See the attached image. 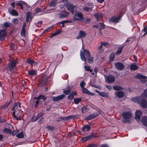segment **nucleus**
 Segmentation results:
<instances>
[{"instance_id":"1","label":"nucleus","mask_w":147,"mask_h":147,"mask_svg":"<svg viewBox=\"0 0 147 147\" xmlns=\"http://www.w3.org/2000/svg\"><path fill=\"white\" fill-rule=\"evenodd\" d=\"M132 100L135 102L140 103L144 108H147V101L141 97H137L132 98Z\"/></svg>"},{"instance_id":"2","label":"nucleus","mask_w":147,"mask_h":147,"mask_svg":"<svg viewBox=\"0 0 147 147\" xmlns=\"http://www.w3.org/2000/svg\"><path fill=\"white\" fill-rule=\"evenodd\" d=\"M90 53L89 51L85 49H83V52L81 51L80 53V56L81 59L82 61H86V58L84 55L87 57L88 56H90Z\"/></svg>"},{"instance_id":"3","label":"nucleus","mask_w":147,"mask_h":147,"mask_svg":"<svg viewBox=\"0 0 147 147\" xmlns=\"http://www.w3.org/2000/svg\"><path fill=\"white\" fill-rule=\"evenodd\" d=\"M48 79V77L46 75H44L39 80L38 82V85L40 87H42L44 86L46 83L47 80Z\"/></svg>"},{"instance_id":"4","label":"nucleus","mask_w":147,"mask_h":147,"mask_svg":"<svg viewBox=\"0 0 147 147\" xmlns=\"http://www.w3.org/2000/svg\"><path fill=\"white\" fill-rule=\"evenodd\" d=\"M122 116L123 117L122 121L124 123L128 122V119H130L131 116V113L127 111L123 113Z\"/></svg>"},{"instance_id":"5","label":"nucleus","mask_w":147,"mask_h":147,"mask_svg":"<svg viewBox=\"0 0 147 147\" xmlns=\"http://www.w3.org/2000/svg\"><path fill=\"white\" fill-rule=\"evenodd\" d=\"M69 13L65 10L60 11L58 14V17L60 19L67 18L69 16Z\"/></svg>"},{"instance_id":"6","label":"nucleus","mask_w":147,"mask_h":147,"mask_svg":"<svg viewBox=\"0 0 147 147\" xmlns=\"http://www.w3.org/2000/svg\"><path fill=\"white\" fill-rule=\"evenodd\" d=\"M22 112L21 111H15L13 113V117L14 119L20 120V116Z\"/></svg>"},{"instance_id":"7","label":"nucleus","mask_w":147,"mask_h":147,"mask_svg":"<svg viewBox=\"0 0 147 147\" xmlns=\"http://www.w3.org/2000/svg\"><path fill=\"white\" fill-rule=\"evenodd\" d=\"M17 62V61L15 60H13L9 62L8 67L10 71H11L14 69H16Z\"/></svg>"},{"instance_id":"8","label":"nucleus","mask_w":147,"mask_h":147,"mask_svg":"<svg viewBox=\"0 0 147 147\" xmlns=\"http://www.w3.org/2000/svg\"><path fill=\"white\" fill-rule=\"evenodd\" d=\"M136 77L141 80V82L143 83H144L147 82V77L140 74H138L136 75Z\"/></svg>"},{"instance_id":"9","label":"nucleus","mask_w":147,"mask_h":147,"mask_svg":"<svg viewBox=\"0 0 147 147\" xmlns=\"http://www.w3.org/2000/svg\"><path fill=\"white\" fill-rule=\"evenodd\" d=\"M94 6L92 3H90L88 4L87 6L84 7L83 9L87 12L90 11H92Z\"/></svg>"},{"instance_id":"10","label":"nucleus","mask_w":147,"mask_h":147,"mask_svg":"<svg viewBox=\"0 0 147 147\" xmlns=\"http://www.w3.org/2000/svg\"><path fill=\"white\" fill-rule=\"evenodd\" d=\"M66 7L67 10L71 11L72 14H73L74 6L71 3H68L66 5Z\"/></svg>"},{"instance_id":"11","label":"nucleus","mask_w":147,"mask_h":147,"mask_svg":"<svg viewBox=\"0 0 147 147\" xmlns=\"http://www.w3.org/2000/svg\"><path fill=\"white\" fill-rule=\"evenodd\" d=\"M83 18V15L80 12H78L74 17V20H79Z\"/></svg>"},{"instance_id":"12","label":"nucleus","mask_w":147,"mask_h":147,"mask_svg":"<svg viewBox=\"0 0 147 147\" xmlns=\"http://www.w3.org/2000/svg\"><path fill=\"white\" fill-rule=\"evenodd\" d=\"M21 104L19 102H16L14 103L13 108L11 109V110H20Z\"/></svg>"},{"instance_id":"13","label":"nucleus","mask_w":147,"mask_h":147,"mask_svg":"<svg viewBox=\"0 0 147 147\" xmlns=\"http://www.w3.org/2000/svg\"><path fill=\"white\" fill-rule=\"evenodd\" d=\"M115 66L118 69L120 70H123L124 67V65L123 64L120 62L116 63Z\"/></svg>"},{"instance_id":"14","label":"nucleus","mask_w":147,"mask_h":147,"mask_svg":"<svg viewBox=\"0 0 147 147\" xmlns=\"http://www.w3.org/2000/svg\"><path fill=\"white\" fill-rule=\"evenodd\" d=\"M79 35L76 37V38L78 39L85 37L87 33L84 31L80 30L79 32Z\"/></svg>"},{"instance_id":"15","label":"nucleus","mask_w":147,"mask_h":147,"mask_svg":"<svg viewBox=\"0 0 147 147\" xmlns=\"http://www.w3.org/2000/svg\"><path fill=\"white\" fill-rule=\"evenodd\" d=\"M106 80L109 83H112L114 82L115 78L113 76L110 75L107 77Z\"/></svg>"},{"instance_id":"16","label":"nucleus","mask_w":147,"mask_h":147,"mask_svg":"<svg viewBox=\"0 0 147 147\" xmlns=\"http://www.w3.org/2000/svg\"><path fill=\"white\" fill-rule=\"evenodd\" d=\"M135 119L136 120L139 121L140 118L142 115V112L141 111H136L135 113Z\"/></svg>"},{"instance_id":"17","label":"nucleus","mask_w":147,"mask_h":147,"mask_svg":"<svg viewBox=\"0 0 147 147\" xmlns=\"http://www.w3.org/2000/svg\"><path fill=\"white\" fill-rule=\"evenodd\" d=\"M121 17V16L118 17H115V16H113L111 18L110 21L113 22L117 23L119 22V21Z\"/></svg>"},{"instance_id":"18","label":"nucleus","mask_w":147,"mask_h":147,"mask_svg":"<svg viewBox=\"0 0 147 147\" xmlns=\"http://www.w3.org/2000/svg\"><path fill=\"white\" fill-rule=\"evenodd\" d=\"M65 96V95L64 94H62L56 97H53V100L54 101H56L61 100Z\"/></svg>"},{"instance_id":"19","label":"nucleus","mask_w":147,"mask_h":147,"mask_svg":"<svg viewBox=\"0 0 147 147\" xmlns=\"http://www.w3.org/2000/svg\"><path fill=\"white\" fill-rule=\"evenodd\" d=\"M6 36V30L5 29L0 30V39H4Z\"/></svg>"},{"instance_id":"20","label":"nucleus","mask_w":147,"mask_h":147,"mask_svg":"<svg viewBox=\"0 0 147 147\" xmlns=\"http://www.w3.org/2000/svg\"><path fill=\"white\" fill-rule=\"evenodd\" d=\"M99 114V113H93L86 117L85 118V119L87 120H90L96 117V116H98Z\"/></svg>"},{"instance_id":"21","label":"nucleus","mask_w":147,"mask_h":147,"mask_svg":"<svg viewBox=\"0 0 147 147\" xmlns=\"http://www.w3.org/2000/svg\"><path fill=\"white\" fill-rule=\"evenodd\" d=\"M95 91L98 93L102 97H104L106 98H109L108 93L107 92H99L97 90H96Z\"/></svg>"},{"instance_id":"22","label":"nucleus","mask_w":147,"mask_h":147,"mask_svg":"<svg viewBox=\"0 0 147 147\" xmlns=\"http://www.w3.org/2000/svg\"><path fill=\"white\" fill-rule=\"evenodd\" d=\"M82 90L83 93H86L91 96H94L95 95V94L91 92L85 88H83Z\"/></svg>"},{"instance_id":"23","label":"nucleus","mask_w":147,"mask_h":147,"mask_svg":"<svg viewBox=\"0 0 147 147\" xmlns=\"http://www.w3.org/2000/svg\"><path fill=\"white\" fill-rule=\"evenodd\" d=\"M115 94L116 96L119 98H122L123 97L124 95V93L122 91H118V92H115Z\"/></svg>"},{"instance_id":"24","label":"nucleus","mask_w":147,"mask_h":147,"mask_svg":"<svg viewBox=\"0 0 147 147\" xmlns=\"http://www.w3.org/2000/svg\"><path fill=\"white\" fill-rule=\"evenodd\" d=\"M71 87L69 86L66 88V89L65 90H64L63 91L64 94L65 95H68L69 94L71 91Z\"/></svg>"},{"instance_id":"25","label":"nucleus","mask_w":147,"mask_h":147,"mask_svg":"<svg viewBox=\"0 0 147 147\" xmlns=\"http://www.w3.org/2000/svg\"><path fill=\"white\" fill-rule=\"evenodd\" d=\"M32 13L30 12H28L27 13L26 16V21L27 22H28L29 21H30L32 19Z\"/></svg>"},{"instance_id":"26","label":"nucleus","mask_w":147,"mask_h":147,"mask_svg":"<svg viewBox=\"0 0 147 147\" xmlns=\"http://www.w3.org/2000/svg\"><path fill=\"white\" fill-rule=\"evenodd\" d=\"M8 11L9 13L12 16H16L18 15V13L15 10L9 9Z\"/></svg>"},{"instance_id":"27","label":"nucleus","mask_w":147,"mask_h":147,"mask_svg":"<svg viewBox=\"0 0 147 147\" xmlns=\"http://www.w3.org/2000/svg\"><path fill=\"white\" fill-rule=\"evenodd\" d=\"M142 119V122L143 124L147 127V117H143Z\"/></svg>"},{"instance_id":"28","label":"nucleus","mask_w":147,"mask_h":147,"mask_svg":"<svg viewBox=\"0 0 147 147\" xmlns=\"http://www.w3.org/2000/svg\"><path fill=\"white\" fill-rule=\"evenodd\" d=\"M47 98L46 97L45 95H40L38 97H34V99H40L45 101L46 100Z\"/></svg>"},{"instance_id":"29","label":"nucleus","mask_w":147,"mask_h":147,"mask_svg":"<svg viewBox=\"0 0 147 147\" xmlns=\"http://www.w3.org/2000/svg\"><path fill=\"white\" fill-rule=\"evenodd\" d=\"M28 73L29 75L34 76L36 75L37 71L36 70L32 69L29 71Z\"/></svg>"},{"instance_id":"30","label":"nucleus","mask_w":147,"mask_h":147,"mask_svg":"<svg viewBox=\"0 0 147 147\" xmlns=\"http://www.w3.org/2000/svg\"><path fill=\"white\" fill-rule=\"evenodd\" d=\"M57 4L56 0H52L49 4V6L50 7H55Z\"/></svg>"},{"instance_id":"31","label":"nucleus","mask_w":147,"mask_h":147,"mask_svg":"<svg viewBox=\"0 0 147 147\" xmlns=\"http://www.w3.org/2000/svg\"><path fill=\"white\" fill-rule=\"evenodd\" d=\"M138 66L135 64H132L130 65V69L131 70H135L138 68Z\"/></svg>"},{"instance_id":"32","label":"nucleus","mask_w":147,"mask_h":147,"mask_svg":"<svg viewBox=\"0 0 147 147\" xmlns=\"http://www.w3.org/2000/svg\"><path fill=\"white\" fill-rule=\"evenodd\" d=\"M84 68L86 71H89L90 72H91L93 71L92 69H91L90 66L85 65Z\"/></svg>"},{"instance_id":"33","label":"nucleus","mask_w":147,"mask_h":147,"mask_svg":"<svg viewBox=\"0 0 147 147\" xmlns=\"http://www.w3.org/2000/svg\"><path fill=\"white\" fill-rule=\"evenodd\" d=\"M123 48L124 46H122L121 47L119 48L117 50L115 54L117 55L120 54L121 53L122 49Z\"/></svg>"},{"instance_id":"34","label":"nucleus","mask_w":147,"mask_h":147,"mask_svg":"<svg viewBox=\"0 0 147 147\" xmlns=\"http://www.w3.org/2000/svg\"><path fill=\"white\" fill-rule=\"evenodd\" d=\"M90 129V126L88 125H86L84 126L82 129V131H88Z\"/></svg>"},{"instance_id":"35","label":"nucleus","mask_w":147,"mask_h":147,"mask_svg":"<svg viewBox=\"0 0 147 147\" xmlns=\"http://www.w3.org/2000/svg\"><path fill=\"white\" fill-rule=\"evenodd\" d=\"M12 24L8 22H5L3 23V26L5 28H9L11 26Z\"/></svg>"},{"instance_id":"36","label":"nucleus","mask_w":147,"mask_h":147,"mask_svg":"<svg viewBox=\"0 0 147 147\" xmlns=\"http://www.w3.org/2000/svg\"><path fill=\"white\" fill-rule=\"evenodd\" d=\"M88 59V62L89 63H93V57L91 56L90 55V56H88L87 57Z\"/></svg>"},{"instance_id":"37","label":"nucleus","mask_w":147,"mask_h":147,"mask_svg":"<svg viewBox=\"0 0 147 147\" xmlns=\"http://www.w3.org/2000/svg\"><path fill=\"white\" fill-rule=\"evenodd\" d=\"M142 98H147V88L144 90L143 92L141 94Z\"/></svg>"},{"instance_id":"38","label":"nucleus","mask_w":147,"mask_h":147,"mask_svg":"<svg viewBox=\"0 0 147 147\" xmlns=\"http://www.w3.org/2000/svg\"><path fill=\"white\" fill-rule=\"evenodd\" d=\"M113 89L115 90H122L123 89V87L118 86H115L113 87Z\"/></svg>"},{"instance_id":"39","label":"nucleus","mask_w":147,"mask_h":147,"mask_svg":"<svg viewBox=\"0 0 147 147\" xmlns=\"http://www.w3.org/2000/svg\"><path fill=\"white\" fill-rule=\"evenodd\" d=\"M94 16L97 18V20L98 21L100 20V19L101 18L102 14L97 13L94 14Z\"/></svg>"},{"instance_id":"40","label":"nucleus","mask_w":147,"mask_h":147,"mask_svg":"<svg viewBox=\"0 0 147 147\" xmlns=\"http://www.w3.org/2000/svg\"><path fill=\"white\" fill-rule=\"evenodd\" d=\"M90 137L88 136H86L84 138H82L81 140L82 142H86V141L88 140H89L90 138Z\"/></svg>"},{"instance_id":"41","label":"nucleus","mask_w":147,"mask_h":147,"mask_svg":"<svg viewBox=\"0 0 147 147\" xmlns=\"http://www.w3.org/2000/svg\"><path fill=\"white\" fill-rule=\"evenodd\" d=\"M81 99L80 98H74V103L76 104H78L79 103V102L80 101Z\"/></svg>"},{"instance_id":"42","label":"nucleus","mask_w":147,"mask_h":147,"mask_svg":"<svg viewBox=\"0 0 147 147\" xmlns=\"http://www.w3.org/2000/svg\"><path fill=\"white\" fill-rule=\"evenodd\" d=\"M61 33V31H58L57 32H56L52 34L50 36V38H52L54 36H56L57 35H58V34Z\"/></svg>"},{"instance_id":"43","label":"nucleus","mask_w":147,"mask_h":147,"mask_svg":"<svg viewBox=\"0 0 147 147\" xmlns=\"http://www.w3.org/2000/svg\"><path fill=\"white\" fill-rule=\"evenodd\" d=\"M24 136V135L23 132L18 134L16 135V137L18 138H22Z\"/></svg>"},{"instance_id":"44","label":"nucleus","mask_w":147,"mask_h":147,"mask_svg":"<svg viewBox=\"0 0 147 147\" xmlns=\"http://www.w3.org/2000/svg\"><path fill=\"white\" fill-rule=\"evenodd\" d=\"M99 28L100 30L104 29L105 28V25L102 23L99 24Z\"/></svg>"},{"instance_id":"45","label":"nucleus","mask_w":147,"mask_h":147,"mask_svg":"<svg viewBox=\"0 0 147 147\" xmlns=\"http://www.w3.org/2000/svg\"><path fill=\"white\" fill-rule=\"evenodd\" d=\"M27 62L28 63L32 65H33L34 63H35V62L31 59H27Z\"/></svg>"},{"instance_id":"46","label":"nucleus","mask_w":147,"mask_h":147,"mask_svg":"<svg viewBox=\"0 0 147 147\" xmlns=\"http://www.w3.org/2000/svg\"><path fill=\"white\" fill-rule=\"evenodd\" d=\"M115 58V54L114 53H111V55L110 56V61H112Z\"/></svg>"},{"instance_id":"47","label":"nucleus","mask_w":147,"mask_h":147,"mask_svg":"<svg viewBox=\"0 0 147 147\" xmlns=\"http://www.w3.org/2000/svg\"><path fill=\"white\" fill-rule=\"evenodd\" d=\"M100 44L103 46H107L109 45V42H100Z\"/></svg>"},{"instance_id":"48","label":"nucleus","mask_w":147,"mask_h":147,"mask_svg":"<svg viewBox=\"0 0 147 147\" xmlns=\"http://www.w3.org/2000/svg\"><path fill=\"white\" fill-rule=\"evenodd\" d=\"M11 102V101L7 102L5 105L2 107L3 109H5V108H6L8 107V106L9 105Z\"/></svg>"},{"instance_id":"49","label":"nucleus","mask_w":147,"mask_h":147,"mask_svg":"<svg viewBox=\"0 0 147 147\" xmlns=\"http://www.w3.org/2000/svg\"><path fill=\"white\" fill-rule=\"evenodd\" d=\"M86 85V83L83 81H82L80 83V86L82 89L84 88V86H85Z\"/></svg>"},{"instance_id":"50","label":"nucleus","mask_w":147,"mask_h":147,"mask_svg":"<svg viewBox=\"0 0 147 147\" xmlns=\"http://www.w3.org/2000/svg\"><path fill=\"white\" fill-rule=\"evenodd\" d=\"M36 100L35 101L34 104H35V107H36L39 104V99H36Z\"/></svg>"},{"instance_id":"51","label":"nucleus","mask_w":147,"mask_h":147,"mask_svg":"<svg viewBox=\"0 0 147 147\" xmlns=\"http://www.w3.org/2000/svg\"><path fill=\"white\" fill-rule=\"evenodd\" d=\"M90 107V106H88L86 107H83L82 108V110L84 111V110H85L90 109H89Z\"/></svg>"},{"instance_id":"52","label":"nucleus","mask_w":147,"mask_h":147,"mask_svg":"<svg viewBox=\"0 0 147 147\" xmlns=\"http://www.w3.org/2000/svg\"><path fill=\"white\" fill-rule=\"evenodd\" d=\"M18 19H14L12 20V22L15 24H18Z\"/></svg>"},{"instance_id":"53","label":"nucleus","mask_w":147,"mask_h":147,"mask_svg":"<svg viewBox=\"0 0 147 147\" xmlns=\"http://www.w3.org/2000/svg\"><path fill=\"white\" fill-rule=\"evenodd\" d=\"M4 131L5 132H7L9 133H10L11 132V131L7 128H5L4 129Z\"/></svg>"},{"instance_id":"54","label":"nucleus","mask_w":147,"mask_h":147,"mask_svg":"<svg viewBox=\"0 0 147 147\" xmlns=\"http://www.w3.org/2000/svg\"><path fill=\"white\" fill-rule=\"evenodd\" d=\"M16 5H18L19 6H20L22 10L23 9V7L22 5V4L20 3H16Z\"/></svg>"},{"instance_id":"55","label":"nucleus","mask_w":147,"mask_h":147,"mask_svg":"<svg viewBox=\"0 0 147 147\" xmlns=\"http://www.w3.org/2000/svg\"><path fill=\"white\" fill-rule=\"evenodd\" d=\"M74 98V96L71 93L68 96V98L69 99H71Z\"/></svg>"},{"instance_id":"56","label":"nucleus","mask_w":147,"mask_h":147,"mask_svg":"<svg viewBox=\"0 0 147 147\" xmlns=\"http://www.w3.org/2000/svg\"><path fill=\"white\" fill-rule=\"evenodd\" d=\"M25 32L26 31H21V35L22 36H25Z\"/></svg>"},{"instance_id":"57","label":"nucleus","mask_w":147,"mask_h":147,"mask_svg":"<svg viewBox=\"0 0 147 147\" xmlns=\"http://www.w3.org/2000/svg\"><path fill=\"white\" fill-rule=\"evenodd\" d=\"M105 86L109 90H111L112 89V86L109 85H106Z\"/></svg>"},{"instance_id":"58","label":"nucleus","mask_w":147,"mask_h":147,"mask_svg":"<svg viewBox=\"0 0 147 147\" xmlns=\"http://www.w3.org/2000/svg\"><path fill=\"white\" fill-rule=\"evenodd\" d=\"M96 145L92 144L88 145L87 147H96Z\"/></svg>"},{"instance_id":"59","label":"nucleus","mask_w":147,"mask_h":147,"mask_svg":"<svg viewBox=\"0 0 147 147\" xmlns=\"http://www.w3.org/2000/svg\"><path fill=\"white\" fill-rule=\"evenodd\" d=\"M94 71L96 74H97L98 71V69L97 67H95L94 69Z\"/></svg>"},{"instance_id":"60","label":"nucleus","mask_w":147,"mask_h":147,"mask_svg":"<svg viewBox=\"0 0 147 147\" xmlns=\"http://www.w3.org/2000/svg\"><path fill=\"white\" fill-rule=\"evenodd\" d=\"M48 129L51 131L53 129V128L52 126H48L47 127Z\"/></svg>"},{"instance_id":"61","label":"nucleus","mask_w":147,"mask_h":147,"mask_svg":"<svg viewBox=\"0 0 147 147\" xmlns=\"http://www.w3.org/2000/svg\"><path fill=\"white\" fill-rule=\"evenodd\" d=\"M142 31L144 32H146V33H147V26H146V27L143 29Z\"/></svg>"},{"instance_id":"62","label":"nucleus","mask_w":147,"mask_h":147,"mask_svg":"<svg viewBox=\"0 0 147 147\" xmlns=\"http://www.w3.org/2000/svg\"><path fill=\"white\" fill-rule=\"evenodd\" d=\"M71 93L74 95H76L77 94V92L75 91H74L71 92Z\"/></svg>"},{"instance_id":"63","label":"nucleus","mask_w":147,"mask_h":147,"mask_svg":"<svg viewBox=\"0 0 147 147\" xmlns=\"http://www.w3.org/2000/svg\"><path fill=\"white\" fill-rule=\"evenodd\" d=\"M41 11V9L40 8H36V13H38Z\"/></svg>"},{"instance_id":"64","label":"nucleus","mask_w":147,"mask_h":147,"mask_svg":"<svg viewBox=\"0 0 147 147\" xmlns=\"http://www.w3.org/2000/svg\"><path fill=\"white\" fill-rule=\"evenodd\" d=\"M102 45H101V46H99L98 48V49L100 51H102Z\"/></svg>"}]
</instances>
